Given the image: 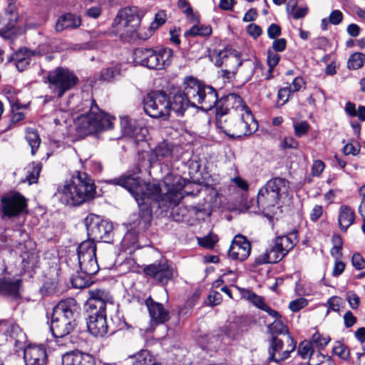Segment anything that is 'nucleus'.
I'll return each mask as SVG.
<instances>
[{"instance_id":"f257e3e1","label":"nucleus","mask_w":365,"mask_h":365,"mask_svg":"<svg viewBox=\"0 0 365 365\" xmlns=\"http://www.w3.org/2000/svg\"><path fill=\"white\" fill-rule=\"evenodd\" d=\"M114 185L125 188L135 198L140 208V223L146 227L152 220V202L160 208L177 206L183 198L182 190L186 180L178 175L168 174L164 178V190L155 183H143L140 178L132 174H124L109 180Z\"/></svg>"},{"instance_id":"f03ea898","label":"nucleus","mask_w":365,"mask_h":365,"mask_svg":"<svg viewBox=\"0 0 365 365\" xmlns=\"http://www.w3.org/2000/svg\"><path fill=\"white\" fill-rule=\"evenodd\" d=\"M96 195L93 180L86 173L76 171L59 185L55 196L63 205L79 206Z\"/></svg>"},{"instance_id":"7ed1b4c3","label":"nucleus","mask_w":365,"mask_h":365,"mask_svg":"<svg viewBox=\"0 0 365 365\" xmlns=\"http://www.w3.org/2000/svg\"><path fill=\"white\" fill-rule=\"evenodd\" d=\"M216 126L221 132L233 138L249 135L257 130V123L250 110L230 113L228 117L222 113L217 117Z\"/></svg>"},{"instance_id":"20e7f679","label":"nucleus","mask_w":365,"mask_h":365,"mask_svg":"<svg viewBox=\"0 0 365 365\" xmlns=\"http://www.w3.org/2000/svg\"><path fill=\"white\" fill-rule=\"evenodd\" d=\"M84 104L89 107V112L78 118L76 125L78 132L83 135H90L113 128L115 117L100 110L93 99L85 101Z\"/></svg>"},{"instance_id":"39448f33","label":"nucleus","mask_w":365,"mask_h":365,"mask_svg":"<svg viewBox=\"0 0 365 365\" xmlns=\"http://www.w3.org/2000/svg\"><path fill=\"white\" fill-rule=\"evenodd\" d=\"M76 301L69 298L62 300L53 307L51 329L54 337H63L74 329L76 323Z\"/></svg>"},{"instance_id":"423d86ee","label":"nucleus","mask_w":365,"mask_h":365,"mask_svg":"<svg viewBox=\"0 0 365 365\" xmlns=\"http://www.w3.org/2000/svg\"><path fill=\"white\" fill-rule=\"evenodd\" d=\"M185 94L190 98L191 106L204 110H211L217 102V91L211 86L201 85L195 78H185Z\"/></svg>"},{"instance_id":"0eeeda50","label":"nucleus","mask_w":365,"mask_h":365,"mask_svg":"<svg viewBox=\"0 0 365 365\" xmlns=\"http://www.w3.org/2000/svg\"><path fill=\"white\" fill-rule=\"evenodd\" d=\"M289 182L284 178H274L269 180L258 192L256 203L259 210H270L278 204L280 197L287 194Z\"/></svg>"},{"instance_id":"6e6552de","label":"nucleus","mask_w":365,"mask_h":365,"mask_svg":"<svg viewBox=\"0 0 365 365\" xmlns=\"http://www.w3.org/2000/svg\"><path fill=\"white\" fill-rule=\"evenodd\" d=\"M173 56V51L168 48L159 50L138 48L133 52V61L150 69L160 70L171 63Z\"/></svg>"},{"instance_id":"1a4fd4ad","label":"nucleus","mask_w":365,"mask_h":365,"mask_svg":"<svg viewBox=\"0 0 365 365\" xmlns=\"http://www.w3.org/2000/svg\"><path fill=\"white\" fill-rule=\"evenodd\" d=\"M297 243L294 235L279 236L274 241V245L256 258L257 264L276 263L295 246Z\"/></svg>"},{"instance_id":"9d476101","label":"nucleus","mask_w":365,"mask_h":365,"mask_svg":"<svg viewBox=\"0 0 365 365\" xmlns=\"http://www.w3.org/2000/svg\"><path fill=\"white\" fill-rule=\"evenodd\" d=\"M140 18L136 7H125L120 9L115 18L113 27L120 36H131L140 26Z\"/></svg>"},{"instance_id":"9b49d317","label":"nucleus","mask_w":365,"mask_h":365,"mask_svg":"<svg viewBox=\"0 0 365 365\" xmlns=\"http://www.w3.org/2000/svg\"><path fill=\"white\" fill-rule=\"evenodd\" d=\"M48 81L50 89L61 98L78 83V79L68 69L59 67L49 72Z\"/></svg>"},{"instance_id":"f8f14e48","label":"nucleus","mask_w":365,"mask_h":365,"mask_svg":"<svg viewBox=\"0 0 365 365\" xmlns=\"http://www.w3.org/2000/svg\"><path fill=\"white\" fill-rule=\"evenodd\" d=\"M143 104L145 112L152 118H166L170 115V100L164 92L148 93L144 98Z\"/></svg>"},{"instance_id":"ddd939ff","label":"nucleus","mask_w":365,"mask_h":365,"mask_svg":"<svg viewBox=\"0 0 365 365\" xmlns=\"http://www.w3.org/2000/svg\"><path fill=\"white\" fill-rule=\"evenodd\" d=\"M88 235L96 240L104 242H110L113 238L112 223L101 220L99 216L91 214L85 219Z\"/></svg>"},{"instance_id":"4468645a","label":"nucleus","mask_w":365,"mask_h":365,"mask_svg":"<svg viewBox=\"0 0 365 365\" xmlns=\"http://www.w3.org/2000/svg\"><path fill=\"white\" fill-rule=\"evenodd\" d=\"M96 246L93 240L82 242L77 248L80 269H85L90 274H96L99 266L96 259Z\"/></svg>"},{"instance_id":"2eb2a0df","label":"nucleus","mask_w":365,"mask_h":365,"mask_svg":"<svg viewBox=\"0 0 365 365\" xmlns=\"http://www.w3.org/2000/svg\"><path fill=\"white\" fill-rule=\"evenodd\" d=\"M286 344L284 341L277 336L272 337L269 345V361L279 363L287 359L290 354L293 352L297 346L296 341L289 334L286 336Z\"/></svg>"},{"instance_id":"dca6fc26","label":"nucleus","mask_w":365,"mask_h":365,"mask_svg":"<svg viewBox=\"0 0 365 365\" xmlns=\"http://www.w3.org/2000/svg\"><path fill=\"white\" fill-rule=\"evenodd\" d=\"M1 211L9 218L19 216L27 207V201L19 192H10L1 197Z\"/></svg>"},{"instance_id":"f3484780","label":"nucleus","mask_w":365,"mask_h":365,"mask_svg":"<svg viewBox=\"0 0 365 365\" xmlns=\"http://www.w3.org/2000/svg\"><path fill=\"white\" fill-rule=\"evenodd\" d=\"M143 271L162 284H166L172 279L175 272L173 264L165 259L146 266Z\"/></svg>"},{"instance_id":"a211bd4d","label":"nucleus","mask_w":365,"mask_h":365,"mask_svg":"<svg viewBox=\"0 0 365 365\" xmlns=\"http://www.w3.org/2000/svg\"><path fill=\"white\" fill-rule=\"evenodd\" d=\"M215 64L217 67H224L222 69V76L230 78L237 73V68L242 64L240 54L237 51L230 53L227 51H220Z\"/></svg>"},{"instance_id":"6ab92c4d","label":"nucleus","mask_w":365,"mask_h":365,"mask_svg":"<svg viewBox=\"0 0 365 365\" xmlns=\"http://www.w3.org/2000/svg\"><path fill=\"white\" fill-rule=\"evenodd\" d=\"M86 323L88 331L95 336H103L108 332L106 311L90 310Z\"/></svg>"},{"instance_id":"aec40b11","label":"nucleus","mask_w":365,"mask_h":365,"mask_svg":"<svg viewBox=\"0 0 365 365\" xmlns=\"http://www.w3.org/2000/svg\"><path fill=\"white\" fill-rule=\"evenodd\" d=\"M87 305L90 310L106 311L107 306L113 307V298L107 290L92 289L89 291Z\"/></svg>"},{"instance_id":"412c9836","label":"nucleus","mask_w":365,"mask_h":365,"mask_svg":"<svg viewBox=\"0 0 365 365\" xmlns=\"http://www.w3.org/2000/svg\"><path fill=\"white\" fill-rule=\"evenodd\" d=\"M251 252V245L242 235H237L232 242L228 256L234 260L242 262L248 258Z\"/></svg>"},{"instance_id":"4be33fe9","label":"nucleus","mask_w":365,"mask_h":365,"mask_svg":"<svg viewBox=\"0 0 365 365\" xmlns=\"http://www.w3.org/2000/svg\"><path fill=\"white\" fill-rule=\"evenodd\" d=\"M220 103L222 108L217 110V117L222 113L226 116L227 111L230 110H233L232 113L250 111V109L244 104L242 98L235 93H230L225 96L220 101Z\"/></svg>"},{"instance_id":"5701e85b","label":"nucleus","mask_w":365,"mask_h":365,"mask_svg":"<svg viewBox=\"0 0 365 365\" xmlns=\"http://www.w3.org/2000/svg\"><path fill=\"white\" fill-rule=\"evenodd\" d=\"M152 324H164L170 319L169 312L163 304L155 302L150 297L145 301Z\"/></svg>"},{"instance_id":"b1692460","label":"nucleus","mask_w":365,"mask_h":365,"mask_svg":"<svg viewBox=\"0 0 365 365\" xmlns=\"http://www.w3.org/2000/svg\"><path fill=\"white\" fill-rule=\"evenodd\" d=\"M26 365H46L47 354L42 345H28L24 354Z\"/></svg>"},{"instance_id":"393cba45","label":"nucleus","mask_w":365,"mask_h":365,"mask_svg":"<svg viewBox=\"0 0 365 365\" xmlns=\"http://www.w3.org/2000/svg\"><path fill=\"white\" fill-rule=\"evenodd\" d=\"M63 365H95V359L88 354L71 351L62 356Z\"/></svg>"},{"instance_id":"a878e982","label":"nucleus","mask_w":365,"mask_h":365,"mask_svg":"<svg viewBox=\"0 0 365 365\" xmlns=\"http://www.w3.org/2000/svg\"><path fill=\"white\" fill-rule=\"evenodd\" d=\"M21 280L10 277H0V294L13 299L19 297Z\"/></svg>"},{"instance_id":"bb28decb","label":"nucleus","mask_w":365,"mask_h":365,"mask_svg":"<svg viewBox=\"0 0 365 365\" xmlns=\"http://www.w3.org/2000/svg\"><path fill=\"white\" fill-rule=\"evenodd\" d=\"M33 55L34 53L31 51L26 48H21L10 56L8 62L14 63L17 70L21 72L27 69Z\"/></svg>"},{"instance_id":"cd10ccee","label":"nucleus","mask_w":365,"mask_h":365,"mask_svg":"<svg viewBox=\"0 0 365 365\" xmlns=\"http://www.w3.org/2000/svg\"><path fill=\"white\" fill-rule=\"evenodd\" d=\"M191 106V101L187 95L185 94V86L184 87L183 92H178L175 93L172 100H170V112L173 110L178 115H183L185 110Z\"/></svg>"},{"instance_id":"c85d7f7f","label":"nucleus","mask_w":365,"mask_h":365,"mask_svg":"<svg viewBox=\"0 0 365 365\" xmlns=\"http://www.w3.org/2000/svg\"><path fill=\"white\" fill-rule=\"evenodd\" d=\"M120 125L123 133L136 140H143L147 133L146 128L136 126L128 117L121 118Z\"/></svg>"},{"instance_id":"c756f323","label":"nucleus","mask_w":365,"mask_h":365,"mask_svg":"<svg viewBox=\"0 0 365 365\" xmlns=\"http://www.w3.org/2000/svg\"><path fill=\"white\" fill-rule=\"evenodd\" d=\"M81 25V19L80 16L71 13H67L61 16L55 26L56 31L58 32L66 29H76Z\"/></svg>"},{"instance_id":"7c9ffc66","label":"nucleus","mask_w":365,"mask_h":365,"mask_svg":"<svg viewBox=\"0 0 365 365\" xmlns=\"http://www.w3.org/2000/svg\"><path fill=\"white\" fill-rule=\"evenodd\" d=\"M355 212L348 205H341L338 212V224L341 231L346 232L355 221Z\"/></svg>"},{"instance_id":"2f4dec72","label":"nucleus","mask_w":365,"mask_h":365,"mask_svg":"<svg viewBox=\"0 0 365 365\" xmlns=\"http://www.w3.org/2000/svg\"><path fill=\"white\" fill-rule=\"evenodd\" d=\"M4 15L9 16L10 17L6 26L0 29V36L7 38L10 37V31L14 27L16 21V6L11 0L8 1V6L5 10Z\"/></svg>"},{"instance_id":"473e14b6","label":"nucleus","mask_w":365,"mask_h":365,"mask_svg":"<svg viewBox=\"0 0 365 365\" xmlns=\"http://www.w3.org/2000/svg\"><path fill=\"white\" fill-rule=\"evenodd\" d=\"M95 274H90L87 272L85 269H81L77 272L72 278L71 284L74 288L83 289L89 287L93 282L92 276Z\"/></svg>"},{"instance_id":"72a5a7b5","label":"nucleus","mask_w":365,"mask_h":365,"mask_svg":"<svg viewBox=\"0 0 365 365\" xmlns=\"http://www.w3.org/2000/svg\"><path fill=\"white\" fill-rule=\"evenodd\" d=\"M239 67V73L246 81H249L255 73L257 64L255 61L247 59L244 61H242V64Z\"/></svg>"},{"instance_id":"f704fd0d","label":"nucleus","mask_w":365,"mask_h":365,"mask_svg":"<svg viewBox=\"0 0 365 365\" xmlns=\"http://www.w3.org/2000/svg\"><path fill=\"white\" fill-rule=\"evenodd\" d=\"M26 139L31 146V154L34 155L41 144L38 133L34 129L28 128L26 132Z\"/></svg>"},{"instance_id":"c9c22d12","label":"nucleus","mask_w":365,"mask_h":365,"mask_svg":"<svg viewBox=\"0 0 365 365\" xmlns=\"http://www.w3.org/2000/svg\"><path fill=\"white\" fill-rule=\"evenodd\" d=\"M242 297L250 302H252L255 307H258L260 309H263L265 305L267 304L263 299V297L257 295L255 293L252 292L248 289H242L241 292Z\"/></svg>"},{"instance_id":"e433bc0d","label":"nucleus","mask_w":365,"mask_h":365,"mask_svg":"<svg viewBox=\"0 0 365 365\" xmlns=\"http://www.w3.org/2000/svg\"><path fill=\"white\" fill-rule=\"evenodd\" d=\"M120 75V66L115 65L112 67L104 68L101 73V80L103 81L110 82L117 76Z\"/></svg>"},{"instance_id":"4c0bfd02","label":"nucleus","mask_w":365,"mask_h":365,"mask_svg":"<svg viewBox=\"0 0 365 365\" xmlns=\"http://www.w3.org/2000/svg\"><path fill=\"white\" fill-rule=\"evenodd\" d=\"M212 33V28L210 26L196 24L192 26L185 32L186 36H207Z\"/></svg>"},{"instance_id":"58836bf2","label":"nucleus","mask_w":365,"mask_h":365,"mask_svg":"<svg viewBox=\"0 0 365 365\" xmlns=\"http://www.w3.org/2000/svg\"><path fill=\"white\" fill-rule=\"evenodd\" d=\"M132 365H151V355L147 350H142L132 356Z\"/></svg>"},{"instance_id":"ea45409f","label":"nucleus","mask_w":365,"mask_h":365,"mask_svg":"<svg viewBox=\"0 0 365 365\" xmlns=\"http://www.w3.org/2000/svg\"><path fill=\"white\" fill-rule=\"evenodd\" d=\"M297 352L304 359L310 358L314 352L312 342L306 340L300 342Z\"/></svg>"},{"instance_id":"a19ab883","label":"nucleus","mask_w":365,"mask_h":365,"mask_svg":"<svg viewBox=\"0 0 365 365\" xmlns=\"http://www.w3.org/2000/svg\"><path fill=\"white\" fill-rule=\"evenodd\" d=\"M365 56L361 53H355L348 60V67L351 69H358L363 66Z\"/></svg>"},{"instance_id":"79ce46f5","label":"nucleus","mask_w":365,"mask_h":365,"mask_svg":"<svg viewBox=\"0 0 365 365\" xmlns=\"http://www.w3.org/2000/svg\"><path fill=\"white\" fill-rule=\"evenodd\" d=\"M331 338L329 336H324L319 332L312 335V344L314 343L316 346L320 349H324L330 341Z\"/></svg>"},{"instance_id":"37998d69","label":"nucleus","mask_w":365,"mask_h":365,"mask_svg":"<svg viewBox=\"0 0 365 365\" xmlns=\"http://www.w3.org/2000/svg\"><path fill=\"white\" fill-rule=\"evenodd\" d=\"M268 327L272 334H288V329L280 318L274 319Z\"/></svg>"},{"instance_id":"c03bdc74","label":"nucleus","mask_w":365,"mask_h":365,"mask_svg":"<svg viewBox=\"0 0 365 365\" xmlns=\"http://www.w3.org/2000/svg\"><path fill=\"white\" fill-rule=\"evenodd\" d=\"M41 166L39 163L34 164L33 166L28 170V175H26V180L29 185L35 183L39 176Z\"/></svg>"},{"instance_id":"a18cd8bd","label":"nucleus","mask_w":365,"mask_h":365,"mask_svg":"<svg viewBox=\"0 0 365 365\" xmlns=\"http://www.w3.org/2000/svg\"><path fill=\"white\" fill-rule=\"evenodd\" d=\"M217 241V236L213 234H209L204 237L198 238L200 245L206 248H212Z\"/></svg>"},{"instance_id":"49530a36","label":"nucleus","mask_w":365,"mask_h":365,"mask_svg":"<svg viewBox=\"0 0 365 365\" xmlns=\"http://www.w3.org/2000/svg\"><path fill=\"white\" fill-rule=\"evenodd\" d=\"M309 124L306 120L296 122L294 123V133L297 137H302L309 130Z\"/></svg>"},{"instance_id":"de8ad7c7","label":"nucleus","mask_w":365,"mask_h":365,"mask_svg":"<svg viewBox=\"0 0 365 365\" xmlns=\"http://www.w3.org/2000/svg\"><path fill=\"white\" fill-rule=\"evenodd\" d=\"M165 21V12L164 11H160L155 14L154 21L151 23L150 28L153 31L157 30L160 26L164 24Z\"/></svg>"},{"instance_id":"09e8293b","label":"nucleus","mask_w":365,"mask_h":365,"mask_svg":"<svg viewBox=\"0 0 365 365\" xmlns=\"http://www.w3.org/2000/svg\"><path fill=\"white\" fill-rule=\"evenodd\" d=\"M307 304L308 301L305 298L300 297L290 302L289 308L292 312H297L307 307Z\"/></svg>"},{"instance_id":"8fccbe9b","label":"nucleus","mask_w":365,"mask_h":365,"mask_svg":"<svg viewBox=\"0 0 365 365\" xmlns=\"http://www.w3.org/2000/svg\"><path fill=\"white\" fill-rule=\"evenodd\" d=\"M333 241L334 242V246L331 250V254L332 256L336 257V259H337L342 255V240L339 235H336L334 236Z\"/></svg>"},{"instance_id":"3c124183","label":"nucleus","mask_w":365,"mask_h":365,"mask_svg":"<svg viewBox=\"0 0 365 365\" xmlns=\"http://www.w3.org/2000/svg\"><path fill=\"white\" fill-rule=\"evenodd\" d=\"M343 300L339 297H332L327 301L328 312L332 310L334 312H339L340 310L341 304Z\"/></svg>"},{"instance_id":"603ef678","label":"nucleus","mask_w":365,"mask_h":365,"mask_svg":"<svg viewBox=\"0 0 365 365\" xmlns=\"http://www.w3.org/2000/svg\"><path fill=\"white\" fill-rule=\"evenodd\" d=\"M280 60V56L275 52L268 51L267 52V64L269 66V71H272L273 68L278 64Z\"/></svg>"},{"instance_id":"864d4df0","label":"nucleus","mask_w":365,"mask_h":365,"mask_svg":"<svg viewBox=\"0 0 365 365\" xmlns=\"http://www.w3.org/2000/svg\"><path fill=\"white\" fill-rule=\"evenodd\" d=\"M298 142L291 136L285 137L282 143H281V148L284 150L286 149H295L298 147Z\"/></svg>"},{"instance_id":"5fc2aeb1","label":"nucleus","mask_w":365,"mask_h":365,"mask_svg":"<svg viewBox=\"0 0 365 365\" xmlns=\"http://www.w3.org/2000/svg\"><path fill=\"white\" fill-rule=\"evenodd\" d=\"M346 299L349 303L351 309H356L360 304V299L359 296L354 292H347L346 294Z\"/></svg>"},{"instance_id":"6e6d98bb","label":"nucleus","mask_w":365,"mask_h":365,"mask_svg":"<svg viewBox=\"0 0 365 365\" xmlns=\"http://www.w3.org/2000/svg\"><path fill=\"white\" fill-rule=\"evenodd\" d=\"M292 94L291 88L288 87L282 88L279 90L277 97L278 100L282 101L281 105L285 104Z\"/></svg>"},{"instance_id":"4d7b16f0","label":"nucleus","mask_w":365,"mask_h":365,"mask_svg":"<svg viewBox=\"0 0 365 365\" xmlns=\"http://www.w3.org/2000/svg\"><path fill=\"white\" fill-rule=\"evenodd\" d=\"M352 265L356 269H363L365 268V260L359 253L354 254L351 259Z\"/></svg>"},{"instance_id":"13d9d810","label":"nucleus","mask_w":365,"mask_h":365,"mask_svg":"<svg viewBox=\"0 0 365 365\" xmlns=\"http://www.w3.org/2000/svg\"><path fill=\"white\" fill-rule=\"evenodd\" d=\"M360 150V146L358 144L347 143L343 148V152L346 155H356Z\"/></svg>"},{"instance_id":"bf43d9fd","label":"nucleus","mask_w":365,"mask_h":365,"mask_svg":"<svg viewBox=\"0 0 365 365\" xmlns=\"http://www.w3.org/2000/svg\"><path fill=\"white\" fill-rule=\"evenodd\" d=\"M343 19V14L339 10H334L329 15V21L331 24L338 25Z\"/></svg>"},{"instance_id":"052dcab7","label":"nucleus","mask_w":365,"mask_h":365,"mask_svg":"<svg viewBox=\"0 0 365 365\" xmlns=\"http://www.w3.org/2000/svg\"><path fill=\"white\" fill-rule=\"evenodd\" d=\"M156 156L158 158H163L172 155L171 150L167 147L166 145H160L155 150Z\"/></svg>"},{"instance_id":"680f3d73","label":"nucleus","mask_w":365,"mask_h":365,"mask_svg":"<svg viewBox=\"0 0 365 365\" xmlns=\"http://www.w3.org/2000/svg\"><path fill=\"white\" fill-rule=\"evenodd\" d=\"M281 34V28L276 24H272L267 29V35L269 38L275 39Z\"/></svg>"},{"instance_id":"e2e57ef3","label":"nucleus","mask_w":365,"mask_h":365,"mask_svg":"<svg viewBox=\"0 0 365 365\" xmlns=\"http://www.w3.org/2000/svg\"><path fill=\"white\" fill-rule=\"evenodd\" d=\"M287 47V41L285 38L275 39L272 43V48L275 52H282Z\"/></svg>"},{"instance_id":"0e129e2a","label":"nucleus","mask_w":365,"mask_h":365,"mask_svg":"<svg viewBox=\"0 0 365 365\" xmlns=\"http://www.w3.org/2000/svg\"><path fill=\"white\" fill-rule=\"evenodd\" d=\"M304 84L305 83L302 78L296 77L293 80L292 83L287 87L291 88L292 93H294L299 91L304 86Z\"/></svg>"},{"instance_id":"69168bd1","label":"nucleus","mask_w":365,"mask_h":365,"mask_svg":"<svg viewBox=\"0 0 365 365\" xmlns=\"http://www.w3.org/2000/svg\"><path fill=\"white\" fill-rule=\"evenodd\" d=\"M323 207L322 205H315L310 212V219L312 221H317L323 214Z\"/></svg>"},{"instance_id":"338daca9","label":"nucleus","mask_w":365,"mask_h":365,"mask_svg":"<svg viewBox=\"0 0 365 365\" xmlns=\"http://www.w3.org/2000/svg\"><path fill=\"white\" fill-rule=\"evenodd\" d=\"M334 352L336 355L340 356L341 359H346L349 355V349L341 344H338L334 346Z\"/></svg>"},{"instance_id":"774afa93","label":"nucleus","mask_w":365,"mask_h":365,"mask_svg":"<svg viewBox=\"0 0 365 365\" xmlns=\"http://www.w3.org/2000/svg\"><path fill=\"white\" fill-rule=\"evenodd\" d=\"M356 317L351 311H347L344 315V325L346 328L351 327L356 322Z\"/></svg>"}]
</instances>
